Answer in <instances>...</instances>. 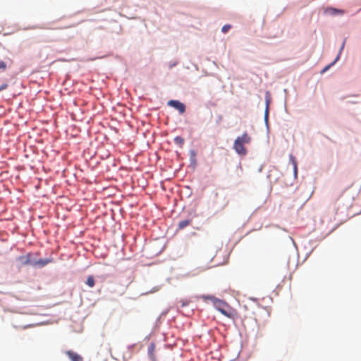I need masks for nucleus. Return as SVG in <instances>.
Returning a JSON list of instances; mask_svg holds the SVG:
<instances>
[{
  "label": "nucleus",
  "instance_id": "nucleus-18",
  "mask_svg": "<svg viewBox=\"0 0 361 361\" xmlns=\"http://www.w3.org/2000/svg\"><path fill=\"white\" fill-rule=\"evenodd\" d=\"M154 344H151L150 345V348H149V350H154Z\"/></svg>",
  "mask_w": 361,
  "mask_h": 361
},
{
  "label": "nucleus",
  "instance_id": "nucleus-19",
  "mask_svg": "<svg viewBox=\"0 0 361 361\" xmlns=\"http://www.w3.org/2000/svg\"><path fill=\"white\" fill-rule=\"evenodd\" d=\"M344 45H345V41L343 42V44H342L341 48V50H342L343 49Z\"/></svg>",
  "mask_w": 361,
  "mask_h": 361
},
{
  "label": "nucleus",
  "instance_id": "nucleus-14",
  "mask_svg": "<svg viewBox=\"0 0 361 361\" xmlns=\"http://www.w3.org/2000/svg\"><path fill=\"white\" fill-rule=\"evenodd\" d=\"M291 160H292L293 165L294 173L296 175V173H297V163L294 158L291 157Z\"/></svg>",
  "mask_w": 361,
  "mask_h": 361
},
{
  "label": "nucleus",
  "instance_id": "nucleus-5",
  "mask_svg": "<svg viewBox=\"0 0 361 361\" xmlns=\"http://www.w3.org/2000/svg\"><path fill=\"white\" fill-rule=\"evenodd\" d=\"M324 13L327 15L335 16V15H343V14H344L345 11L342 9H337V8H332V7H328V8H325Z\"/></svg>",
  "mask_w": 361,
  "mask_h": 361
},
{
  "label": "nucleus",
  "instance_id": "nucleus-9",
  "mask_svg": "<svg viewBox=\"0 0 361 361\" xmlns=\"http://www.w3.org/2000/svg\"><path fill=\"white\" fill-rule=\"evenodd\" d=\"M86 284L90 288H93L94 286L95 281L93 276L91 275L87 277Z\"/></svg>",
  "mask_w": 361,
  "mask_h": 361
},
{
  "label": "nucleus",
  "instance_id": "nucleus-4",
  "mask_svg": "<svg viewBox=\"0 0 361 361\" xmlns=\"http://www.w3.org/2000/svg\"><path fill=\"white\" fill-rule=\"evenodd\" d=\"M168 105L177 109L180 114H183L185 111L184 104L178 100H170L168 102Z\"/></svg>",
  "mask_w": 361,
  "mask_h": 361
},
{
  "label": "nucleus",
  "instance_id": "nucleus-17",
  "mask_svg": "<svg viewBox=\"0 0 361 361\" xmlns=\"http://www.w3.org/2000/svg\"><path fill=\"white\" fill-rule=\"evenodd\" d=\"M268 116V103L267 104V109L265 112V117L267 118Z\"/></svg>",
  "mask_w": 361,
  "mask_h": 361
},
{
  "label": "nucleus",
  "instance_id": "nucleus-8",
  "mask_svg": "<svg viewBox=\"0 0 361 361\" xmlns=\"http://www.w3.org/2000/svg\"><path fill=\"white\" fill-rule=\"evenodd\" d=\"M190 224H191V220H190V219L182 220L178 223V227L179 229H183L185 227H187L188 226H189Z\"/></svg>",
  "mask_w": 361,
  "mask_h": 361
},
{
  "label": "nucleus",
  "instance_id": "nucleus-16",
  "mask_svg": "<svg viewBox=\"0 0 361 361\" xmlns=\"http://www.w3.org/2000/svg\"><path fill=\"white\" fill-rule=\"evenodd\" d=\"M338 58H339V55L336 57V60L331 65L325 67V68L323 70L322 72L326 71L331 65H334L336 63V61L338 59Z\"/></svg>",
  "mask_w": 361,
  "mask_h": 361
},
{
  "label": "nucleus",
  "instance_id": "nucleus-15",
  "mask_svg": "<svg viewBox=\"0 0 361 361\" xmlns=\"http://www.w3.org/2000/svg\"><path fill=\"white\" fill-rule=\"evenodd\" d=\"M8 87V84L6 82L3 83L0 86V92L6 90Z\"/></svg>",
  "mask_w": 361,
  "mask_h": 361
},
{
  "label": "nucleus",
  "instance_id": "nucleus-3",
  "mask_svg": "<svg viewBox=\"0 0 361 361\" xmlns=\"http://www.w3.org/2000/svg\"><path fill=\"white\" fill-rule=\"evenodd\" d=\"M33 254L29 252L25 255L19 256L16 260L19 262L20 266L32 265L34 264V259H32Z\"/></svg>",
  "mask_w": 361,
  "mask_h": 361
},
{
  "label": "nucleus",
  "instance_id": "nucleus-2",
  "mask_svg": "<svg viewBox=\"0 0 361 361\" xmlns=\"http://www.w3.org/2000/svg\"><path fill=\"white\" fill-rule=\"evenodd\" d=\"M251 141L250 136L247 133H244L241 136L238 137L233 144V149L240 155H245L247 150L244 147V145L249 144Z\"/></svg>",
  "mask_w": 361,
  "mask_h": 361
},
{
  "label": "nucleus",
  "instance_id": "nucleus-10",
  "mask_svg": "<svg viewBox=\"0 0 361 361\" xmlns=\"http://www.w3.org/2000/svg\"><path fill=\"white\" fill-rule=\"evenodd\" d=\"M174 142L176 144L178 145L179 146H182L184 143V140L183 137L180 136H177L174 138Z\"/></svg>",
  "mask_w": 361,
  "mask_h": 361
},
{
  "label": "nucleus",
  "instance_id": "nucleus-7",
  "mask_svg": "<svg viewBox=\"0 0 361 361\" xmlns=\"http://www.w3.org/2000/svg\"><path fill=\"white\" fill-rule=\"evenodd\" d=\"M51 262L49 259H40L39 260H34L33 266H39L40 267H43L48 264Z\"/></svg>",
  "mask_w": 361,
  "mask_h": 361
},
{
  "label": "nucleus",
  "instance_id": "nucleus-12",
  "mask_svg": "<svg viewBox=\"0 0 361 361\" xmlns=\"http://www.w3.org/2000/svg\"><path fill=\"white\" fill-rule=\"evenodd\" d=\"M178 307L183 308L187 306L189 304V302L188 300H181L178 302Z\"/></svg>",
  "mask_w": 361,
  "mask_h": 361
},
{
  "label": "nucleus",
  "instance_id": "nucleus-11",
  "mask_svg": "<svg viewBox=\"0 0 361 361\" xmlns=\"http://www.w3.org/2000/svg\"><path fill=\"white\" fill-rule=\"evenodd\" d=\"M7 63L4 61H0V72H4L7 68Z\"/></svg>",
  "mask_w": 361,
  "mask_h": 361
},
{
  "label": "nucleus",
  "instance_id": "nucleus-1",
  "mask_svg": "<svg viewBox=\"0 0 361 361\" xmlns=\"http://www.w3.org/2000/svg\"><path fill=\"white\" fill-rule=\"evenodd\" d=\"M200 298L204 301H207V300H211L214 307L226 317L230 319L235 318V312L224 301L218 299L213 295H201Z\"/></svg>",
  "mask_w": 361,
  "mask_h": 361
},
{
  "label": "nucleus",
  "instance_id": "nucleus-6",
  "mask_svg": "<svg viewBox=\"0 0 361 361\" xmlns=\"http://www.w3.org/2000/svg\"><path fill=\"white\" fill-rule=\"evenodd\" d=\"M65 353L68 355L71 361H83L82 357L72 350H66Z\"/></svg>",
  "mask_w": 361,
  "mask_h": 361
},
{
  "label": "nucleus",
  "instance_id": "nucleus-13",
  "mask_svg": "<svg viewBox=\"0 0 361 361\" xmlns=\"http://www.w3.org/2000/svg\"><path fill=\"white\" fill-rule=\"evenodd\" d=\"M231 25H225L223 26L222 29H221V31L224 32V33H226L229 29L231 28Z\"/></svg>",
  "mask_w": 361,
  "mask_h": 361
}]
</instances>
